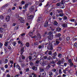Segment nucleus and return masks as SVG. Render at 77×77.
Instances as JSON below:
<instances>
[{
	"label": "nucleus",
	"instance_id": "f257e3e1",
	"mask_svg": "<svg viewBox=\"0 0 77 77\" xmlns=\"http://www.w3.org/2000/svg\"><path fill=\"white\" fill-rule=\"evenodd\" d=\"M47 49L49 50H53V45L52 44H50L48 45Z\"/></svg>",
	"mask_w": 77,
	"mask_h": 77
},
{
	"label": "nucleus",
	"instance_id": "f03ea898",
	"mask_svg": "<svg viewBox=\"0 0 77 77\" xmlns=\"http://www.w3.org/2000/svg\"><path fill=\"white\" fill-rule=\"evenodd\" d=\"M36 29V28H34L33 29V31H31L28 33L29 36L30 37L32 36L33 35V32L35 31V29Z\"/></svg>",
	"mask_w": 77,
	"mask_h": 77
},
{
	"label": "nucleus",
	"instance_id": "7ed1b4c3",
	"mask_svg": "<svg viewBox=\"0 0 77 77\" xmlns=\"http://www.w3.org/2000/svg\"><path fill=\"white\" fill-rule=\"evenodd\" d=\"M38 31H37L36 32V34H37V36L36 39L37 40H38V39H40L41 38V34L39 33H38Z\"/></svg>",
	"mask_w": 77,
	"mask_h": 77
},
{
	"label": "nucleus",
	"instance_id": "20e7f679",
	"mask_svg": "<svg viewBox=\"0 0 77 77\" xmlns=\"http://www.w3.org/2000/svg\"><path fill=\"white\" fill-rule=\"evenodd\" d=\"M19 20H20V21L21 23H24V19L23 18L21 17L20 19H19Z\"/></svg>",
	"mask_w": 77,
	"mask_h": 77
},
{
	"label": "nucleus",
	"instance_id": "39448f33",
	"mask_svg": "<svg viewBox=\"0 0 77 77\" xmlns=\"http://www.w3.org/2000/svg\"><path fill=\"white\" fill-rule=\"evenodd\" d=\"M32 56L34 58V59H36V57L37 56V53L36 52H34L32 54Z\"/></svg>",
	"mask_w": 77,
	"mask_h": 77
},
{
	"label": "nucleus",
	"instance_id": "423d86ee",
	"mask_svg": "<svg viewBox=\"0 0 77 77\" xmlns=\"http://www.w3.org/2000/svg\"><path fill=\"white\" fill-rule=\"evenodd\" d=\"M48 38L50 40H52L53 38V35H49L48 36Z\"/></svg>",
	"mask_w": 77,
	"mask_h": 77
},
{
	"label": "nucleus",
	"instance_id": "0eeeda50",
	"mask_svg": "<svg viewBox=\"0 0 77 77\" xmlns=\"http://www.w3.org/2000/svg\"><path fill=\"white\" fill-rule=\"evenodd\" d=\"M44 60L43 59V58L41 59L40 60V63L41 65H42V64H44Z\"/></svg>",
	"mask_w": 77,
	"mask_h": 77
},
{
	"label": "nucleus",
	"instance_id": "6e6552de",
	"mask_svg": "<svg viewBox=\"0 0 77 77\" xmlns=\"http://www.w3.org/2000/svg\"><path fill=\"white\" fill-rule=\"evenodd\" d=\"M5 19L6 21L8 22L10 20V17L9 16H8L6 17Z\"/></svg>",
	"mask_w": 77,
	"mask_h": 77
},
{
	"label": "nucleus",
	"instance_id": "1a4fd4ad",
	"mask_svg": "<svg viewBox=\"0 0 77 77\" xmlns=\"http://www.w3.org/2000/svg\"><path fill=\"white\" fill-rule=\"evenodd\" d=\"M24 47H23L21 49V54H23V52H24Z\"/></svg>",
	"mask_w": 77,
	"mask_h": 77
},
{
	"label": "nucleus",
	"instance_id": "9d476101",
	"mask_svg": "<svg viewBox=\"0 0 77 77\" xmlns=\"http://www.w3.org/2000/svg\"><path fill=\"white\" fill-rule=\"evenodd\" d=\"M5 7L4 6V5L3 6H2L1 8V11H2V12H5Z\"/></svg>",
	"mask_w": 77,
	"mask_h": 77
},
{
	"label": "nucleus",
	"instance_id": "9b49d317",
	"mask_svg": "<svg viewBox=\"0 0 77 77\" xmlns=\"http://www.w3.org/2000/svg\"><path fill=\"white\" fill-rule=\"evenodd\" d=\"M16 17L17 18L18 20H19V19H20V18L21 17H20V15L18 14H16Z\"/></svg>",
	"mask_w": 77,
	"mask_h": 77
},
{
	"label": "nucleus",
	"instance_id": "f8f14e48",
	"mask_svg": "<svg viewBox=\"0 0 77 77\" xmlns=\"http://www.w3.org/2000/svg\"><path fill=\"white\" fill-rule=\"evenodd\" d=\"M21 67H22V68H24V67L26 66V65H25L24 63H21Z\"/></svg>",
	"mask_w": 77,
	"mask_h": 77
},
{
	"label": "nucleus",
	"instance_id": "ddd939ff",
	"mask_svg": "<svg viewBox=\"0 0 77 77\" xmlns=\"http://www.w3.org/2000/svg\"><path fill=\"white\" fill-rule=\"evenodd\" d=\"M57 55V54L56 52H55L53 54V57H55Z\"/></svg>",
	"mask_w": 77,
	"mask_h": 77
},
{
	"label": "nucleus",
	"instance_id": "4468645a",
	"mask_svg": "<svg viewBox=\"0 0 77 77\" xmlns=\"http://www.w3.org/2000/svg\"><path fill=\"white\" fill-rule=\"evenodd\" d=\"M48 24V22L47 21H46L45 23L44 24V26L45 27H47Z\"/></svg>",
	"mask_w": 77,
	"mask_h": 77
},
{
	"label": "nucleus",
	"instance_id": "2eb2a0df",
	"mask_svg": "<svg viewBox=\"0 0 77 77\" xmlns=\"http://www.w3.org/2000/svg\"><path fill=\"white\" fill-rule=\"evenodd\" d=\"M32 69L34 71H37V69H38V68L36 67L33 66L32 67Z\"/></svg>",
	"mask_w": 77,
	"mask_h": 77
},
{
	"label": "nucleus",
	"instance_id": "dca6fc26",
	"mask_svg": "<svg viewBox=\"0 0 77 77\" xmlns=\"http://www.w3.org/2000/svg\"><path fill=\"white\" fill-rule=\"evenodd\" d=\"M8 43H9V42L7 41L5 42V44H4V45L5 47H7L8 45Z\"/></svg>",
	"mask_w": 77,
	"mask_h": 77
},
{
	"label": "nucleus",
	"instance_id": "f3484780",
	"mask_svg": "<svg viewBox=\"0 0 77 77\" xmlns=\"http://www.w3.org/2000/svg\"><path fill=\"white\" fill-rule=\"evenodd\" d=\"M60 36H61V34H60V33H57L55 35V36L57 37V38H58Z\"/></svg>",
	"mask_w": 77,
	"mask_h": 77
},
{
	"label": "nucleus",
	"instance_id": "a211bd4d",
	"mask_svg": "<svg viewBox=\"0 0 77 77\" xmlns=\"http://www.w3.org/2000/svg\"><path fill=\"white\" fill-rule=\"evenodd\" d=\"M57 11L59 14L62 12V10L61 9H58L57 10Z\"/></svg>",
	"mask_w": 77,
	"mask_h": 77
},
{
	"label": "nucleus",
	"instance_id": "6ab92c4d",
	"mask_svg": "<svg viewBox=\"0 0 77 77\" xmlns=\"http://www.w3.org/2000/svg\"><path fill=\"white\" fill-rule=\"evenodd\" d=\"M28 18L29 19H32V18H33V15H31L28 17Z\"/></svg>",
	"mask_w": 77,
	"mask_h": 77
},
{
	"label": "nucleus",
	"instance_id": "aec40b11",
	"mask_svg": "<svg viewBox=\"0 0 77 77\" xmlns=\"http://www.w3.org/2000/svg\"><path fill=\"white\" fill-rule=\"evenodd\" d=\"M52 60H53V61H54L55 62L57 61V58L54 57L53 59Z\"/></svg>",
	"mask_w": 77,
	"mask_h": 77
},
{
	"label": "nucleus",
	"instance_id": "412c9836",
	"mask_svg": "<svg viewBox=\"0 0 77 77\" xmlns=\"http://www.w3.org/2000/svg\"><path fill=\"white\" fill-rule=\"evenodd\" d=\"M70 21H72V22H74L75 23H77V21H76L75 20V19H71L70 20Z\"/></svg>",
	"mask_w": 77,
	"mask_h": 77
},
{
	"label": "nucleus",
	"instance_id": "4be33fe9",
	"mask_svg": "<svg viewBox=\"0 0 77 77\" xmlns=\"http://www.w3.org/2000/svg\"><path fill=\"white\" fill-rule=\"evenodd\" d=\"M33 9H34V8L32 6L30 8V11L31 12H32L33 11Z\"/></svg>",
	"mask_w": 77,
	"mask_h": 77
},
{
	"label": "nucleus",
	"instance_id": "5701e85b",
	"mask_svg": "<svg viewBox=\"0 0 77 77\" xmlns=\"http://www.w3.org/2000/svg\"><path fill=\"white\" fill-rule=\"evenodd\" d=\"M26 46L27 47H29L30 46V44L29 42H26Z\"/></svg>",
	"mask_w": 77,
	"mask_h": 77
},
{
	"label": "nucleus",
	"instance_id": "b1692460",
	"mask_svg": "<svg viewBox=\"0 0 77 77\" xmlns=\"http://www.w3.org/2000/svg\"><path fill=\"white\" fill-rule=\"evenodd\" d=\"M42 21V18L38 17L37 20V22H38V21Z\"/></svg>",
	"mask_w": 77,
	"mask_h": 77
},
{
	"label": "nucleus",
	"instance_id": "393cba45",
	"mask_svg": "<svg viewBox=\"0 0 77 77\" xmlns=\"http://www.w3.org/2000/svg\"><path fill=\"white\" fill-rule=\"evenodd\" d=\"M52 59H53V58L51 57L50 56H49L47 59L48 60H51Z\"/></svg>",
	"mask_w": 77,
	"mask_h": 77
},
{
	"label": "nucleus",
	"instance_id": "a878e982",
	"mask_svg": "<svg viewBox=\"0 0 77 77\" xmlns=\"http://www.w3.org/2000/svg\"><path fill=\"white\" fill-rule=\"evenodd\" d=\"M57 30L58 32H59L61 31V29L59 27H58L57 28Z\"/></svg>",
	"mask_w": 77,
	"mask_h": 77
},
{
	"label": "nucleus",
	"instance_id": "bb28decb",
	"mask_svg": "<svg viewBox=\"0 0 77 77\" xmlns=\"http://www.w3.org/2000/svg\"><path fill=\"white\" fill-rule=\"evenodd\" d=\"M48 61H45L44 63V64H45V65H47L48 64Z\"/></svg>",
	"mask_w": 77,
	"mask_h": 77
},
{
	"label": "nucleus",
	"instance_id": "cd10ccee",
	"mask_svg": "<svg viewBox=\"0 0 77 77\" xmlns=\"http://www.w3.org/2000/svg\"><path fill=\"white\" fill-rule=\"evenodd\" d=\"M63 27H67V24L66 23H64L63 25Z\"/></svg>",
	"mask_w": 77,
	"mask_h": 77
},
{
	"label": "nucleus",
	"instance_id": "c85d7f7f",
	"mask_svg": "<svg viewBox=\"0 0 77 77\" xmlns=\"http://www.w3.org/2000/svg\"><path fill=\"white\" fill-rule=\"evenodd\" d=\"M9 6V4H6L5 5H4V6L5 7V8H7L8 6Z\"/></svg>",
	"mask_w": 77,
	"mask_h": 77
},
{
	"label": "nucleus",
	"instance_id": "c756f323",
	"mask_svg": "<svg viewBox=\"0 0 77 77\" xmlns=\"http://www.w3.org/2000/svg\"><path fill=\"white\" fill-rule=\"evenodd\" d=\"M21 58L22 59H23V60H25L26 59V57H24L23 55L21 56Z\"/></svg>",
	"mask_w": 77,
	"mask_h": 77
},
{
	"label": "nucleus",
	"instance_id": "7c9ffc66",
	"mask_svg": "<svg viewBox=\"0 0 77 77\" xmlns=\"http://www.w3.org/2000/svg\"><path fill=\"white\" fill-rule=\"evenodd\" d=\"M50 67H51V66H50V64H48V66H46V68L47 69H49Z\"/></svg>",
	"mask_w": 77,
	"mask_h": 77
},
{
	"label": "nucleus",
	"instance_id": "2f4dec72",
	"mask_svg": "<svg viewBox=\"0 0 77 77\" xmlns=\"http://www.w3.org/2000/svg\"><path fill=\"white\" fill-rule=\"evenodd\" d=\"M49 75H50V76H51V75H53V72H52L51 71H50L49 72Z\"/></svg>",
	"mask_w": 77,
	"mask_h": 77
},
{
	"label": "nucleus",
	"instance_id": "473e14b6",
	"mask_svg": "<svg viewBox=\"0 0 77 77\" xmlns=\"http://www.w3.org/2000/svg\"><path fill=\"white\" fill-rule=\"evenodd\" d=\"M8 48L9 50L11 51L12 50V48H11V47L10 46H9L8 47Z\"/></svg>",
	"mask_w": 77,
	"mask_h": 77
},
{
	"label": "nucleus",
	"instance_id": "72a5a7b5",
	"mask_svg": "<svg viewBox=\"0 0 77 77\" xmlns=\"http://www.w3.org/2000/svg\"><path fill=\"white\" fill-rule=\"evenodd\" d=\"M62 63V62L60 61H59L57 63V65H60Z\"/></svg>",
	"mask_w": 77,
	"mask_h": 77
},
{
	"label": "nucleus",
	"instance_id": "f704fd0d",
	"mask_svg": "<svg viewBox=\"0 0 77 77\" xmlns=\"http://www.w3.org/2000/svg\"><path fill=\"white\" fill-rule=\"evenodd\" d=\"M57 24H58V23H57L56 21H54V24L55 26H57Z\"/></svg>",
	"mask_w": 77,
	"mask_h": 77
},
{
	"label": "nucleus",
	"instance_id": "c9c22d12",
	"mask_svg": "<svg viewBox=\"0 0 77 77\" xmlns=\"http://www.w3.org/2000/svg\"><path fill=\"white\" fill-rule=\"evenodd\" d=\"M40 72H42V71H44V69L40 68Z\"/></svg>",
	"mask_w": 77,
	"mask_h": 77
},
{
	"label": "nucleus",
	"instance_id": "e433bc0d",
	"mask_svg": "<svg viewBox=\"0 0 77 77\" xmlns=\"http://www.w3.org/2000/svg\"><path fill=\"white\" fill-rule=\"evenodd\" d=\"M60 8H61L63 9L65 8V6L63 5H60Z\"/></svg>",
	"mask_w": 77,
	"mask_h": 77
},
{
	"label": "nucleus",
	"instance_id": "4c0bfd02",
	"mask_svg": "<svg viewBox=\"0 0 77 77\" xmlns=\"http://www.w3.org/2000/svg\"><path fill=\"white\" fill-rule=\"evenodd\" d=\"M0 18L1 19V20H3V19H4V17H3V16L1 15L0 16Z\"/></svg>",
	"mask_w": 77,
	"mask_h": 77
},
{
	"label": "nucleus",
	"instance_id": "58836bf2",
	"mask_svg": "<svg viewBox=\"0 0 77 77\" xmlns=\"http://www.w3.org/2000/svg\"><path fill=\"white\" fill-rule=\"evenodd\" d=\"M29 65H30V66H32V65H33V62L30 61L29 62Z\"/></svg>",
	"mask_w": 77,
	"mask_h": 77
},
{
	"label": "nucleus",
	"instance_id": "ea45409f",
	"mask_svg": "<svg viewBox=\"0 0 77 77\" xmlns=\"http://www.w3.org/2000/svg\"><path fill=\"white\" fill-rule=\"evenodd\" d=\"M66 38H65V37L64 36H63L62 37V41H63L65 40Z\"/></svg>",
	"mask_w": 77,
	"mask_h": 77
},
{
	"label": "nucleus",
	"instance_id": "a19ab883",
	"mask_svg": "<svg viewBox=\"0 0 77 77\" xmlns=\"http://www.w3.org/2000/svg\"><path fill=\"white\" fill-rule=\"evenodd\" d=\"M8 62V60L7 59H6L5 60V63H7Z\"/></svg>",
	"mask_w": 77,
	"mask_h": 77
},
{
	"label": "nucleus",
	"instance_id": "79ce46f5",
	"mask_svg": "<svg viewBox=\"0 0 77 77\" xmlns=\"http://www.w3.org/2000/svg\"><path fill=\"white\" fill-rule=\"evenodd\" d=\"M59 66H60V68H61V69H63V65H59Z\"/></svg>",
	"mask_w": 77,
	"mask_h": 77
},
{
	"label": "nucleus",
	"instance_id": "37998d69",
	"mask_svg": "<svg viewBox=\"0 0 77 77\" xmlns=\"http://www.w3.org/2000/svg\"><path fill=\"white\" fill-rule=\"evenodd\" d=\"M62 54H59L58 55V57H62Z\"/></svg>",
	"mask_w": 77,
	"mask_h": 77
},
{
	"label": "nucleus",
	"instance_id": "c03bdc74",
	"mask_svg": "<svg viewBox=\"0 0 77 77\" xmlns=\"http://www.w3.org/2000/svg\"><path fill=\"white\" fill-rule=\"evenodd\" d=\"M52 71H53V72H55L56 71V69H54V68H53L52 69Z\"/></svg>",
	"mask_w": 77,
	"mask_h": 77
},
{
	"label": "nucleus",
	"instance_id": "a18cd8bd",
	"mask_svg": "<svg viewBox=\"0 0 77 77\" xmlns=\"http://www.w3.org/2000/svg\"><path fill=\"white\" fill-rule=\"evenodd\" d=\"M38 45V44L37 42H36L34 43V45L35 46L37 45Z\"/></svg>",
	"mask_w": 77,
	"mask_h": 77
},
{
	"label": "nucleus",
	"instance_id": "49530a36",
	"mask_svg": "<svg viewBox=\"0 0 77 77\" xmlns=\"http://www.w3.org/2000/svg\"><path fill=\"white\" fill-rule=\"evenodd\" d=\"M25 4V2L24 1H22L21 2V5H24Z\"/></svg>",
	"mask_w": 77,
	"mask_h": 77
},
{
	"label": "nucleus",
	"instance_id": "de8ad7c7",
	"mask_svg": "<svg viewBox=\"0 0 77 77\" xmlns=\"http://www.w3.org/2000/svg\"><path fill=\"white\" fill-rule=\"evenodd\" d=\"M64 3V0H62L61 1V2H60V4L61 5H63Z\"/></svg>",
	"mask_w": 77,
	"mask_h": 77
},
{
	"label": "nucleus",
	"instance_id": "09e8293b",
	"mask_svg": "<svg viewBox=\"0 0 77 77\" xmlns=\"http://www.w3.org/2000/svg\"><path fill=\"white\" fill-rule=\"evenodd\" d=\"M23 14H24L26 12V11H27V10H23Z\"/></svg>",
	"mask_w": 77,
	"mask_h": 77
},
{
	"label": "nucleus",
	"instance_id": "8fccbe9b",
	"mask_svg": "<svg viewBox=\"0 0 77 77\" xmlns=\"http://www.w3.org/2000/svg\"><path fill=\"white\" fill-rule=\"evenodd\" d=\"M64 15V14H63V13H61V14H59V15H60V17H63V16Z\"/></svg>",
	"mask_w": 77,
	"mask_h": 77
},
{
	"label": "nucleus",
	"instance_id": "3c124183",
	"mask_svg": "<svg viewBox=\"0 0 77 77\" xmlns=\"http://www.w3.org/2000/svg\"><path fill=\"white\" fill-rule=\"evenodd\" d=\"M10 63H11V64H14V61H13V60H10Z\"/></svg>",
	"mask_w": 77,
	"mask_h": 77
},
{
	"label": "nucleus",
	"instance_id": "603ef678",
	"mask_svg": "<svg viewBox=\"0 0 77 77\" xmlns=\"http://www.w3.org/2000/svg\"><path fill=\"white\" fill-rule=\"evenodd\" d=\"M74 47H75L76 48H77V43H75L74 44Z\"/></svg>",
	"mask_w": 77,
	"mask_h": 77
},
{
	"label": "nucleus",
	"instance_id": "864d4df0",
	"mask_svg": "<svg viewBox=\"0 0 77 77\" xmlns=\"http://www.w3.org/2000/svg\"><path fill=\"white\" fill-rule=\"evenodd\" d=\"M57 48V50L58 51H60V50H61V48L60 47H58V48Z\"/></svg>",
	"mask_w": 77,
	"mask_h": 77
},
{
	"label": "nucleus",
	"instance_id": "5fc2aeb1",
	"mask_svg": "<svg viewBox=\"0 0 77 77\" xmlns=\"http://www.w3.org/2000/svg\"><path fill=\"white\" fill-rule=\"evenodd\" d=\"M29 59V61H30L32 60V57L31 56H29L28 57Z\"/></svg>",
	"mask_w": 77,
	"mask_h": 77
},
{
	"label": "nucleus",
	"instance_id": "6e6d98bb",
	"mask_svg": "<svg viewBox=\"0 0 77 77\" xmlns=\"http://www.w3.org/2000/svg\"><path fill=\"white\" fill-rule=\"evenodd\" d=\"M5 68L6 69L8 68V64H6L5 66Z\"/></svg>",
	"mask_w": 77,
	"mask_h": 77
},
{
	"label": "nucleus",
	"instance_id": "4d7b16f0",
	"mask_svg": "<svg viewBox=\"0 0 77 77\" xmlns=\"http://www.w3.org/2000/svg\"><path fill=\"white\" fill-rule=\"evenodd\" d=\"M66 39L67 41H69L70 40V38L69 37H67L66 38Z\"/></svg>",
	"mask_w": 77,
	"mask_h": 77
},
{
	"label": "nucleus",
	"instance_id": "13d9d810",
	"mask_svg": "<svg viewBox=\"0 0 77 77\" xmlns=\"http://www.w3.org/2000/svg\"><path fill=\"white\" fill-rule=\"evenodd\" d=\"M17 43L16 42H13L12 43V44L14 46H16V44Z\"/></svg>",
	"mask_w": 77,
	"mask_h": 77
},
{
	"label": "nucleus",
	"instance_id": "bf43d9fd",
	"mask_svg": "<svg viewBox=\"0 0 77 77\" xmlns=\"http://www.w3.org/2000/svg\"><path fill=\"white\" fill-rule=\"evenodd\" d=\"M43 58H44V59H45V60H46L47 59H47H48V58H47V56H44L43 57Z\"/></svg>",
	"mask_w": 77,
	"mask_h": 77
},
{
	"label": "nucleus",
	"instance_id": "052dcab7",
	"mask_svg": "<svg viewBox=\"0 0 77 77\" xmlns=\"http://www.w3.org/2000/svg\"><path fill=\"white\" fill-rule=\"evenodd\" d=\"M3 32V29L0 28V32L2 33Z\"/></svg>",
	"mask_w": 77,
	"mask_h": 77
},
{
	"label": "nucleus",
	"instance_id": "680f3d73",
	"mask_svg": "<svg viewBox=\"0 0 77 77\" xmlns=\"http://www.w3.org/2000/svg\"><path fill=\"white\" fill-rule=\"evenodd\" d=\"M3 46V44L2 42H0V48H2Z\"/></svg>",
	"mask_w": 77,
	"mask_h": 77
},
{
	"label": "nucleus",
	"instance_id": "e2e57ef3",
	"mask_svg": "<svg viewBox=\"0 0 77 77\" xmlns=\"http://www.w3.org/2000/svg\"><path fill=\"white\" fill-rule=\"evenodd\" d=\"M20 74H17L15 75L14 77H20Z\"/></svg>",
	"mask_w": 77,
	"mask_h": 77
},
{
	"label": "nucleus",
	"instance_id": "0e129e2a",
	"mask_svg": "<svg viewBox=\"0 0 77 77\" xmlns=\"http://www.w3.org/2000/svg\"><path fill=\"white\" fill-rule=\"evenodd\" d=\"M25 35H26L25 33H23L21 34V36H24H24H25Z\"/></svg>",
	"mask_w": 77,
	"mask_h": 77
},
{
	"label": "nucleus",
	"instance_id": "69168bd1",
	"mask_svg": "<svg viewBox=\"0 0 77 77\" xmlns=\"http://www.w3.org/2000/svg\"><path fill=\"white\" fill-rule=\"evenodd\" d=\"M48 34L49 35H52V32L51 31H50L48 32Z\"/></svg>",
	"mask_w": 77,
	"mask_h": 77
},
{
	"label": "nucleus",
	"instance_id": "338daca9",
	"mask_svg": "<svg viewBox=\"0 0 77 77\" xmlns=\"http://www.w3.org/2000/svg\"><path fill=\"white\" fill-rule=\"evenodd\" d=\"M65 70L67 71V72L68 71H69V67H68L67 68H66Z\"/></svg>",
	"mask_w": 77,
	"mask_h": 77
},
{
	"label": "nucleus",
	"instance_id": "774afa93",
	"mask_svg": "<svg viewBox=\"0 0 77 77\" xmlns=\"http://www.w3.org/2000/svg\"><path fill=\"white\" fill-rule=\"evenodd\" d=\"M6 77H11V75L9 74H7L6 75Z\"/></svg>",
	"mask_w": 77,
	"mask_h": 77
}]
</instances>
